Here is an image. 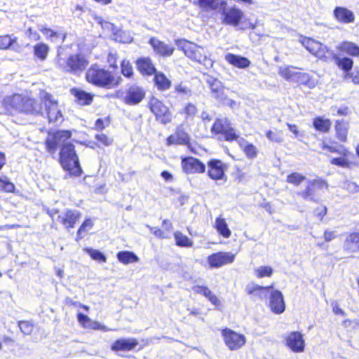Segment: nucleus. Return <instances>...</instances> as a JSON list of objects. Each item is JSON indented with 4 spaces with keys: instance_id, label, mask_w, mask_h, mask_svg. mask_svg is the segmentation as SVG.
Listing matches in <instances>:
<instances>
[{
    "instance_id": "f257e3e1",
    "label": "nucleus",
    "mask_w": 359,
    "mask_h": 359,
    "mask_svg": "<svg viewBox=\"0 0 359 359\" xmlns=\"http://www.w3.org/2000/svg\"><path fill=\"white\" fill-rule=\"evenodd\" d=\"M72 133L69 130H48L43 145L47 154L55 158L70 176L80 177L83 173L74 144L69 141Z\"/></svg>"
},
{
    "instance_id": "f03ea898",
    "label": "nucleus",
    "mask_w": 359,
    "mask_h": 359,
    "mask_svg": "<svg viewBox=\"0 0 359 359\" xmlns=\"http://www.w3.org/2000/svg\"><path fill=\"white\" fill-rule=\"evenodd\" d=\"M320 149L325 154H337L339 156L330 159V164L338 168L351 169L358 165L355 154L347 147L339 144L330 137H324L319 143Z\"/></svg>"
},
{
    "instance_id": "7ed1b4c3",
    "label": "nucleus",
    "mask_w": 359,
    "mask_h": 359,
    "mask_svg": "<svg viewBox=\"0 0 359 359\" xmlns=\"http://www.w3.org/2000/svg\"><path fill=\"white\" fill-rule=\"evenodd\" d=\"M85 79L88 83L104 89L116 88L123 81L118 72L105 69L97 64L91 65L87 69Z\"/></svg>"
},
{
    "instance_id": "20e7f679",
    "label": "nucleus",
    "mask_w": 359,
    "mask_h": 359,
    "mask_svg": "<svg viewBox=\"0 0 359 359\" xmlns=\"http://www.w3.org/2000/svg\"><path fill=\"white\" fill-rule=\"evenodd\" d=\"M177 48L191 60L205 65L212 66V60L208 55V51L201 46L184 39H179L175 41Z\"/></svg>"
},
{
    "instance_id": "39448f33",
    "label": "nucleus",
    "mask_w": 359,
    "mask_h": 359,
    "mask_svg": "<svg viewBox=\"0 0 359 359\" xmlns=\"http://www.w3.org/2000/svg\"><path fill=\"white\" fill-rule=\"evenodd\" d=\"M5 109L19 110L26 114L42 115V105L37 100L29 97H7L3 101Z\"/></svg>"
},
{
    "instance_id": "423d86ee",
    "label": "nucleus",
    "mask_w": 359,
    "mask_h": 359,
    "mask_svg": "<svg viewBox=\"0 0 359 359\" xmlns=\"http://www.w3.org/2000/svg\"><path fill=\"white\" fill-rule=\"evenodd\" d=\"M212 137L224 140L229 142L238 141L239 135L231 126V122L224 118H217L210 128Z\"/></svg>"
},
{
    "instance_id": "0eeeda50",
    "label": "nucleus",
    "mask_w": 359,
    "mask_h": 359,
    "mask_svg": "<svg viewBox=\"0 0 359 359\" xmlns=\"http://www.w3.org/2000/svg\"><path fill=\"white\" fill-rule=\"evenodd\" d=\"M59 68L65 73L79 75L88 67L89 62L82 53L69 55L66 59H59Z\"/></svg>"
},
{
    "instance_id": "6e6552de",
    "label": "nucleus",
    "mask_w": 359,
    "mask_h": 359,
    "mask_svg": "<svg viewBox=\"0 0 359 359\" xmlns=\"http://www.w3.org/2000/svg\"><path fill=\"white\" fill-rule=\"evenodd\" d=\"M147 107L154 116L155 120L161 124L167 125L172 121V112L162 100L151 96L149 99Z\"/></svg>"
},
{
    "instance_id": "1a4fd4ad",
    "label": "nucleus",
    "mask_w": 359,
    "mask_h": 359,
    "mask_svg": "<svg viewBox=\"0 0 359 359\" xmlns=\"http://www.w3.org/2000/svg\"><path fill=\"white\" fill-rule=\"evenodd\" d=\"M40 100L45 107L48 123L57 126L63 120L57 100L53 97V95L43 90L40 92Z\"/></svg>"
},
{
    "instance_id": "9d476101",
    "label": "nucleus",
    "mask_w": 359,
    "mask_h": 359,
    "mask_svg": "<svg viewBox=\"0 0 359 359\" xmlns=\"http://www.w3.org/2000/svg\"><path fill=\"white\" fill-rule=\"evenodd\" d=\"M328 188L325 180L315 178L307 182L304 189L297 193V195L304 201L318 202L321 194Z\"/></svg>"
},
{
    "instance_id": "9b49d317",
    "label": "nucleus",
    "mask_w": 359,
    "mask_h": 359,
    "mask_svg": "<svg viewBox=\"0 0 359 359\" xmlns=\"http://www.w3.org/2000/svg\"><path fill=\"white\" fill-rule=\"evenodd\" d=\"M299 42L308 52L319 60L327 61L333 54L327 46L313 38L302 36Z\"/></svg>"
},
{
    "instance_id": "f8f14e48",
    "label": "nucleus",
    "mask_w": 359,
    "mask_h": 359,
    "mask_svg": "<svg viewBox=\"0 0 359 359\" xmlns=\"http://www.w3.org/2000/svg\"><path fill=\"white\" fill-rule=\"evenodd\" d=\"M165 144L168 147L172 145H184L186 146L191 153L196 154V151L191 144V135L185 129L183 123L177 126L174 134L167 137Z\"/></svg>"
},
{
    "instance_id": "ddd939ff",
    "label": "nucleus",
    "mask_w": 359,
    "mask_h": 359,
    "mask_svg": "<svg viewBox=\"0 0 359 359\" xmlns=\"http://www.w3.org/2000/svg\"><path fill=\"white\" fill-rule=\"evenodd\" d=\"M212 97L221 104H233V101L229 97V90L224 86L221 81L212 78L208 81Z\"/></svg>"
},
{
    "instance_id": "4468645a",
    "label": "nucleus",
    "mask_w": 359,
    "mask_h": 359,
    "mask_svg": "<svg viewBox=\"0 0 359 359\" xmlns=\"http://www.w3.org/2000/svg\"><path fill=\"white\" fill-rule=\"evenodd\" d=\"M221 22L223 25L235 27L243 23L245 13L237 6L221 7Z\"/></svg>"
},
{
    "instance_id": "2eb2a0df",
    "label": "nucleus",
    "mask_w": 359,
    "mask_h": 359,
    "mask_svg": "<svg viewBox=\"0 0 359 359\" xmlns=\"http://www.w3.org/2000/svg\"><path fill=\"white\" fill-rule=\"evenodd\" d=\"M224 342L230 351L241 349L246 344L247 339L243 334L238 333L230 328L225 327L221 330Z\"/></svg>"
},
{
    "instance_id": "dca6fc26",
    "label": "nucleus",
    "mask_w": 359,
    "mask_h": 359,
    "mask_svg": "<svg viewBox=\"0 0 359 359\" xmlns=\"http://www.w3.org/2000/svg\"><path fill=\"white\" fill-rule=\"evenodd\" d=\"M226 165L220 159L211 158L207 162V176L214 180H225Z\"/></svg>"
},
{
    "instance_id": "f3484780",
    "label": "nucleus",
    "mask_w": 359,
    "mask_h": 359,
    "mask_svg": "<svg viewBox=\"0 0 359 359\" xmlns=\"http://www.w3.org/2000/svg\"><path fill=\"white\" fill-rule=\"evenodd\" d=\"M285 345L294 353H302L305 350L306 343L304 334L299 331H292L284 338Z\"/></svg>"
},
{
    "instance_id": "a211bd4d",
    "label": "nucleus",
    "mask_w": 359,
    "mask_h": 359,
    "mask_svg": "<svg viewBox=\"0 0 359 359\" xmlns=\"http://www.w3.org/2000/svg\"><path fill=\"white\" fill-rule=\"evenodd\" d=\"M236 255L231 252L219 251L210 255L207 262L212 269H218L224 265L232 264L235 261Z\"/></svg>"
},
{
    "instance_id": "6ab92c4d",
    "label": "nucleus",
    "mask_w": 359,
    "mask_h": 359,
    "mask_svg": "<svg viewBox=\"0 0 359 359\" xmlns=\"http://www.w3.org/2000/svg\"><path fill=\"white\" fill-rule=\"evenodd\" d=\"M181 165L182 170L186 174H203L206 170L205 163L193 156L182 158Z\"/></svg>"
},
{
    "instance_id": "aec40b11",
    "label": "nucleus",
    "mask_w": 359,
    "mask_h": 359,
    "mask_svg": "<svg viewBox=\"0 0 359 359\" xmlns=\"http://www.w3.org/2000/svg\"><path fill=\"white\" fill-rule=\"evenodd\" d=\"M145 95L146 93L142 87L133 85L126 90L123 102L128 105H136L144 99Z\"/></svg>"
},
{
    "instance_id": "412c9836",
    "label": "nucleus",
    "mask_w": 359,
    "mask_h": 359,
    "mask_svg": "<svg viewBox=\"0 0 359 359\" xmlns=\"http://www.w3.org/2000/svg\"><path fill=\"white\" fill-rule=\"evenodd\" d=\"M81 217V213L80 211L67 209L62 214L58 215L57 221L65 229H70L75 227Z\"/></svg>"
},
{
    "instance_id": "4be33fe9",
    "label": "nucleus",
    "mask_w": 359,
    "mask_h": 359,
    "mask_svg": "<svg viewBox=\"0 0 359 359\" xmlns=\"http://www.w3.org/2000/svg\"><path fill=\"white\" fill-rule=\"evenodd\" d=\"M135 65L139 72L144 76L154 75L157 69L149 57H140L135 60Z\"/></svg>"
},
{
    "instance_id": "5701e85b",
    "label": "nucleus",
    "mask_w": 359,
    "mask_h": 359,
    "mask_svg": "<svg viewBox=\"0 0 359 359\" xmlns=\"http://www.w3.org/2000/svg\"><path fill=\"white\" fill-rule=\"evenodd\" d=\"M149 43L157 55L163 57L171 56L175 51V48L172 46L168 45L154 37L149 39Z\"/></svg>"
},
{
    "instance_id": "b1692460",
    "label": "nucleus",
    "mask_w": 359,
    "mask_h": 359,
    "mask_svg": "<svg viewBox=\"0 0 359 359\" xmlns=\"http://www.w3.org/2000/svg\"><path fill=\"white\" fill-rule=\"evenodd\" d=\"M335 20L341 24H351L355 22L354 13L344 6H337L333 10Z\"/></svg>"
},
{
    "instance_id": "393cba45",
    "label": "nucleus",
    "mask_w": 359,
    "mask_h": 359,
    "mask_svg": "<svg viewBox=\"0 0 359 359\" xmlns=\"http://www.w3.org/2000/svg\"><path fill=\"white\" fill-rule=\"evenodd\" d=\"M193 4L202 11L210 12L220 9L221 7H226L227 2L226 0H195Z\"/></svg>"
},
{
    "instance_id": "a878e982",
    "label": "nucleus",
    "mask_w": 359,
    "mask_h": 359,
    "mask_svg": "<svg viewBox=\"0 0 359 359\" xmlns=\"http://www.w3.org/2000/svg\"><path fill=\"white\" fill-rule=\"evenodd\" d=\"M269 306L274 313L280 314L284 312L285 305L283 299V295L280 291L274 290L271 292Z\"/></svg>"
},
{
    "instance_id": "bb28decb",
    "label": "nucleus",
    "mask_w": 359,
    "mask_h": 359,
    "mask_svg": "<svg viewBox=\"0 0 359 359\" xmlns=\"http://www.w3.org/2000/svg\"><path fill=\"white\" fill-rule=\"evenodd\" d=\"M70 93L74 96L75 102L81 106L90 105L94 100L95 95L88 93L79 88H72Z\"/></svg>"
},
{
    "instance_id": "cd10ccee",
    "label": "nucleus",
    "mask_w": 359,
    "mask_h": 359,
    "mask_svg": "<svg viewBox=\"0 0 359 359\" xmlns=\"http://www.w3.org/2000/svg\"><path fill=\"white\" fill-rule=\"evenodd\" d=\"M335 137L341 143H346L348 140L349 122L344 119L335 120L334 124Z\"/></svg>"
},
{
    "instance_id": "c85d7f7f",
    "label": "nucleus",
    "mask_w": 359,
    "mask_h": 359,
    "mask_svg": "<svg viewBox=\"0 0 359 359\" xmlns=\"http://www.w3.org/2000/svg\"><path fill=\"white\" fill-rule=\"evenodd\" d=\"M138 344V341L135 338L118 339L111 344V349L114 352L130 351L133 350Z\"/></svg>"
},
{
    "instance_id": "c756f323",
    "label": "nucleus",
    "mask_w": 359,
    "mask_h": 359,
    "mask_svg": "<svg viewBox=\"0 0 359 359\" xmlns=\"http://www.w3.org/2000/svg\"><path fill=\"white\" fill-rule=\"evenodd\" d=\"M343 249L348 253H356L359 252V232H349L344 241Z\"/></svg>"
},
{
    "instance_id": "7c9ffc66",
    "label": "nucleus",
    "mask_w": 359,
    "mask_h": 359,
    "mask_svg": "<svg viewBox=\"0 0 359 359\" xmlns=\"http://www.w3.org/2000/svg\"><path fill=\"white\" fill-rule=\"evenodd\" d=\"M154 88L159 92H165L172 87V81L162 72L157 71L154 75Z\"/></svg>"
},
{
    "instance_id": "2f4dec72",
    "label": "nucleus",
    "mask_w": 359,
    "mask_h": 359,
    "mask_svg": "<svg viewBox=\"0 0 359 359\" xmlns=\"http://www.w3.org/2000/svg\"><path fill=\"white\" fill-rule=\"evenodd\" d=\"M162 227L149 226V231L158 239H168L170 238L172 230V222L168 219H165L162 222Z\"/></svg>"
},
{
    "instance_id": "473e14b6",
    "label": "nucleus",
    "mask_w": 359,
    "mask_h": 359,
    "mask_svg": "<svg viewBox=\"0 0 359 359\" xmlns=\"http://www.w3.org/2000/svg\"><path fill=\"white\" fill-rule=\"evenodd\" d=\"M191 290L195 294H201L207 298L214 306H220L221 302L219 299L208 286L195 285L192 286Z\"/></svg>"
},
{
    "instance_id": "72a5a7b5",
    "label": "nucleus",
    "mask_w": 359,
    "mask_h": 359,
    "mask_svg": "<svg viewBox=\"0 0 359 359\" xmlns=\"http://www.w3.org/2000/svg\"><path fill=\"white\" fill-rule=\"evenodd\" d=\"M273 287V285L261 286L255 283L248 284L245 287V292L248 295L257 297L259 299H264L266 297V292Z\"/></svg>"
},
{
    "instance_id": "f704fd0d",
    "label": "nucleus",
    "mask_w": 359,
    "mask_h": 359,
    "mask_svg": "<svg viewBox=\"0 0 359 359\" xmlns=\"http://www.w3.org/2000/svg\"><path fill=\"white\" fill-rule=\"evenodd\" d=\"M224 58L229 64L239 69H245L251 64L247 57L233 53L226 54Z\"/></svg>"
},
{
    "instance_id": "c9c22d12",
    "label": "nucleus",
    "mask_w": 359,
    "mask_h": 359,
    "mask_svg": "<svg viewBox=\"0 0 359 359\" xmlns=\"http://www.w3.org/2000/svg\"><path fill=\"white\" fill-rule=\"evenodd\" d=\"M312 126L320 133H328L332 128V121L328 118L317 116L313 118Z\"/></svg>"
},
{
    "instance_id": "e433bc0d",
    "label": "nucleus",
    "mask_w": 359,
    "mask_h": 359,
    "mask_svg": "<svg viewBox=\"0 0 359 359\" xmlns=\"http://www.w3.org/2000/svg\"><path fill=\"white\" fill-rule=\"evenodd\" d=\"M49 52V46L43 41L36 43L32 47L33 56L36 60L45 61L48 57Z\"/></svg>"
},
{
    "instance_id": "4c0bfd02",
    "label": "nucleus",
    "mask_w": 359,
    "mask_h": 359,
    "mask_svg": "<svg viewBox=\"0 0 359 359\" xmlns=\"http://www.w3.org/2000/svg\"><path fill=\"white\" fill-rule=\"evenodd\" d=\"M337 50L341 54H346L352 57L359 56V46L348 41H344L341 42L337 47Z\"/></svg>"
},
{
    "instance_id": "58836bf2",
    "label": "nucleus",
    "mask_w": 359,
    "mask_h": 359,
    "mask_svg": "<svg viewBox=\"0 0 359 359\" xmlns=\"http://www.w3.org/2000/svg\"><path fill=\"white\" fill-rule=\"evenodd\" d=\"M214 228L217 233L224 238H229L231 236V231L229 228L226 219L221 216L216 217Z\"/></svg>"
},
{
    "instance_id": "ea45409f",
    "label": "nucleus",
    "mask_w": 359,
    "mask_h": 359,
    "mask_svg": "<svg viewBox=\"0 0 359 359\" xmlns=\"http://www.w3.org/2000/svg\"><path fill=\"white\" fill-rule=\"evenodd\" d=\"M198 112L196 104L191 102H187L179 111L185 121L193 120L197 116Z\"/></svg>"
},
{
    "instance_id": "a19ab883",
    "label": "nucleus",
    "mask_w": 359,
    "mask_h": 359,
    "mask_svg": "<svg viewBox=\"0 0 359 359\" xmlns=\"http://www.w3.org/2000/svg\"><path fill=\"white\" fill-rule=\"evenodd\" d=\"M294 82L299 86H307L309 88H313L316 85V80L310 74L301 72H297Z\"/></svg>"
},
{
    "instance_id": "79ce46f5",
    "label": "nucleus",
    "mask_w": 359,
    "mask_h": 359,
    "mask_svg": "<svg viewBox=\"0 0 359 359\" xmlns=\"http://www.w3.org/2000/svg\"><path fill=\"white\" fill-rule=\"evenodd\" d=\"M40 32L46 36V38L50 41L59 39L62 42H64L67 38V33L55 31L50 27H43L40 29Z\"/></svg>"
},
{
    "instance_id": "37998d69",
    "label": "nucleus",
    "mask_w": 359,
    "mask_h": 359,
    "mask_svg": "<svg viewBox=\"0 0 359 359\" xmlns=\"http://www.w3.org/2000/svg\"><path fill=\"white\" fill-rule=\"evenodd\" d=\"M175 241V245L180 248H191L194 245V241L191 238L183 233L181 231H176L173 233Z\"/></svg>"
},
{
    "instance_id": "c03bdc74",
    "label": "nucleus",
    "mask_w": 359,
    "mask_h": 359,
    "mask_svg": "<svg viewBox=\"0 0 359 359\" xmlns=\"http://www.w3.org/2000/svg\"><path fill=\"white\" fill-rule=\"evenodd\" d=\"M116 257L119 262L125 265L139 261V257L134 252L128 250L118 252L116 254Z\"/></svg>"
},
{
    "instance_id": "a18cd8bd",
    "label": "nucleus",
    "mask_w": 359,
    "mask_h": 359,
    "mask_svg": "<svg viewBox=\"0 0 359 359\" xmlns=\"http://www.w3.org/2000/svg\"><path fill=\"white\" fill-rule=\"evenodd\" d=\"M242 141H238V144L240 148L242 149L243 152L245 154V156L248 159H254L257 158L258 155V149L255 145L252 143H246L245 144H243L242 142L244 141L243 139Z\"/></svg>"
},
{
    "instance_id": "49530a36",
    "label": "nucleus",
    "mask_w": 359,
    "mask_h": 359,
    "mask_svg": "<svg viewBox=\"0 0 359 359\" xmlns=\"http://www.w3.org/2000/svg\"><path fill=\"white\" fill-rule=\"evenodd\" d=\"M246 28L252 29V31L250 32L249 34V37L251 41L255 44L261 43L262 41L268 36V35L264 33H261L258 32L257 31H255V29L256 28V24L255 23L249 22L248 27H240V29L245 30Z\"/></svg>"
},
{
    "instance_id": "de8ad7c7",
    "label": "nucleus",
    "mask_w": 359,
    "mask_h": 359,
    "mask_svg": "<svg viewBox=\"0 0 359 359\" xmlns=\"http://www.w3.org/2000/svg\"><path fill=\"white\" fill-rule=\"evenodd\" d=\"M121 74L128 79H133L135 75L134 69L132 63L128 59H123L120 62Z\"/></svg>"
},
{
    "instance_id": "09e8293b",
    "label": "nucleus",
    "mask_w": 359,
    "mask_h": 359,
    "mask_svg": "<svg viewBox=\"0 0 359 359\" xmlns=\"http://www.w3.org/2000/svg\"><path fill=\"white\" fill-rule=\"evenodd\" d=\"M306 180V176L298 172H292L286 177V182L294 187L300 186Z\"/></svg>"
},
{
    "instance_id": "8fccbe9b",
    "label": "nucleus",
    "mask_w": 359,
    "mask_h": 359,
    "mask_svg": "<svg viewBox=\"0 0 359 359\" xmlns=\"http://www.w3.org/2000/svg\"><path fill=\"white\" fill-rule=\"evenodd\" d=\"M256 278L261 279L263 278H270L273 276V269L268 265L260 266L254 270Z\"/></svg>"
},
{
    "instance_id": "3c124183",
    "label": "nucleus",
    "mask_w": 359,
    "mask_h": 359,
    "mask_svg": "<svg viewBox=\"0 0 359 359\" xmlns=\"http://www.w3.org/2000/svg\"><path fill=\"white\" fill-rule=\"evenodd\" d=\"M18 41V38L10 34L0 36V50H8Z\"/></svg>"
},
{
    "instance_id": "603ef678",
    "label": "nucleus",
    "mask_w": 359,
    "mask_h": 359,
    "mask_svg": "<svg viewBox=\"0 0 359 359\" xmlns=\"http://www.w3.org/2000/svg\"><path fill=\"white\" fill-rule=\"evenodd\" d=\"M95 138L97 140V146L100 147H110L114 144V138L105 133H101L96 134Z\"/></svg>"
},
{
    "instance_id": "864d4df0",
    "label": "nucleus",
    "mask_w": 359,
    "mask_h": 359,
    "mask_svg": "<svg viewBox=\"0 0 359 359\" xmlns=\"http://www.w3.org/2000/svg\"><path fill=\"white\" fill-rule=\"evenodd\" d=\"M18 326L25 335L32 334L34 330V324L29 320H20L18 322Z\"/></svg>"
},
{
    "instance_id": "5fc2aeb1",
    "label": "nucleus",
    "mask_w": 359,
    "mask_h": 359,
    "mask_svg": "<svg viewBox=\"0 0 359 359\" xmlns=\"http://www.w3.org/2000/svg\"><path fill=\"white\" fill-rule=\"evenodd\" d=\"M174 92L178 96L191 97L193 94L191 89L185 86L183 82H180L175 85Z\"/></svg>"
},
{
    "instance_id": "6e6d98bb",
    "label": "nucleus",
    "mask_w": 359,
    "mask_h": 359,
    "mask_svg": "<svg viewBox=\"0 0 359 359\" xmlns=\"http://www.w3.org/2000/svg\"><path fill=\"white\" fill-rule=\"evenodd\" d=\"M84 251L88 254V255L93 259L97 262L104 263L107 261L106 256L101 252L100 250L96 249H93L90 248H87L84 250Z\"/></svg>"
},
{
    "instance_id": "4d7b16f0",
    "label": "nucleus",
    "mask_w": 359,
    "mask_h": 359,
    "mask_svg": "<svg viewBox=\"0 0 359 359\" xmlns=\"http://www.w3.org/2000/svg\"><path fill=\"white\" fill-rule=\"evenodd\" d=\"M266 136L269 140L273 142L280 143L283 141V132L277 128L266 131Z\"/></svg>"
},
{
    "instance_id": "13d9d810",
    "label": "nucleus",
    "mask_w": 359,
    "mask_h": 359,
    "mask_svg": "<svg viewBox=\"0 0 359 359\" xmlns=\"http://www.w3.org/2000/svg\"><path fill=\"white\" fill-rule=\"evenodd\" d=\"M111 123V117L110 115H108L104 118H99L95 121L93 129L97 131H102L108 127Z\"/></svg>"
},
{
    "instance_id": "bf43d9fd",
    "label": "nucleus",
    "mask_w": 359,
    "mask_h": 359,
    "mask_svg": "<svg viewBox=\"0 0 359 359\" xmlns=\"http://www.w3.org/2000/svg\"><path fill=\"white\" fill-rule=\"evenodd\" d=\"M336 64L341 69L348 72L353 68V61L349 57H344L337 59Z\"/></svg>"
},
{
    "instance_id": "052dcab7",
    "label": "nucleus",
    "mask_w": 359,
    "mask_h": 359,
    "mask_svg": "<svg viewBox=\"0 0 359 359\" xmlns=\"http://www.w3.org/2000/svg\"><path fill=\"white\" fill-rule=\"evenodd\" d=\"M93 226V221L90 218L84 219L81 225L77 230L76 232V241H79L83 238V233H86L89 229H91Z\"/></svg>"
},
{
    "instance_id": "680f3d73",
    "label": "nucleus",
    "mask_w": 359,
    "mask_h": 359,
    "mask_svg": "<svg viewBox=\"0 0 359 359\" xmlns=\"http://www.w3.org/2000/svg\"><path fill=\"white\" fill-rule=\"evenodd\" d=\"M15 189V187L13 182L0 177V191L13 193Z\"/></svg>"
},
{
    "instance_id": "e2e57ef3",
    "label": "nucleus",
    "mask_w": 359,
    "mask_h": 359,
    "mask_svg": "<svg viewBox=\"0 0 359 359\" xmlns=\"http://www.w3.org/2000/svg\"><path fill=\"white\" fill-rule=\"evenodd\" d=\"M107 61L109 64V67L112 69V71L118 72V55L116 53H108L107 56Z\"/></svg>"
},
{
    "instance_id": "0e129e2a",
    "label": "nucleus",
    "mask_w": 359,
    "mask_h": 359,
    "mask_svg": "<svg viewBox=\"0 0 359 359\" xmlns=\"http://www.w3.org/2000/svg\"><path fill=\"white\" fill-rule=\"evenodd\" d=\"M76 318L80 324V325L83 328H88L90 327V325L91 323L90 318L86 314H83L82 313H78L76 315Z\"/></svg>"
},
{
    "instance_id": "69168bd1",
    "label": "nucleus",
    "mask_w": 359,
    "mask_h": 359,
    "mask_svg": "<svg viewBox=\"0 0 359 359\" xmlns=\"http://www.w3.org/2000/svg\"><path fill=\"white\" fill-rule=\"evenodd\" d=\"M297 72L293 71L290 67H286L280 72V74L285 80L289 81H294Z\"/></svg>"
},
{
    "instance_id": "338daca9",
    "label": "nucleus",
    "mask_w": 359,
    "mask_h": 359,
    "mask_svg": "<svg viewBox=\"0 0 359 359\" xmlns=\"http://www.w3.org/2000/svg\"><path fill=\"white\" fill-rule=\"evenodd\" d=\"M327 208L325 205H320L318 206L313 211V215L319 221H323L324 217L327 215Z\"/></svg>"
},
{
    "instance_id": "774afa93",
    "label": "nucleus",
    "mask_w": 359,
    "mask_h": 359,
    "mask_svg": "<svg viewBox=\"0 0 359 359\" xmlns=\"http://www.w3.org/2000/svg\"><path fill=\"white\" fill-rule=\"evenodd\" d=\"M89 328L94 330H102L104 332H108V331L112 330V329L108 328L107 326L100 324L97 321H91Z\"/></svg>"
}]
</instances>
